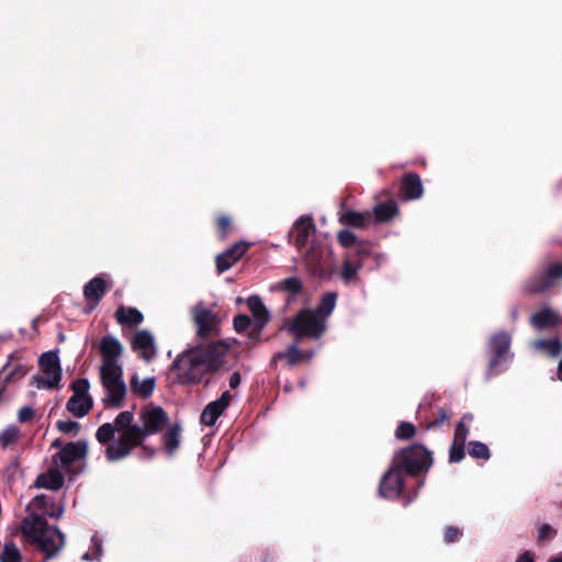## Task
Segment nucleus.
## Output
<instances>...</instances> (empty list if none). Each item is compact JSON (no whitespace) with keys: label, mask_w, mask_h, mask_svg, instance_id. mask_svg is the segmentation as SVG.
<instances>
[{"label":"nucleus","mask_w":562,"mask_h":562,"mask_svg":"<svg viewBox=\"0 0 562 562\" xmlns=\"http://www.w3.org/2000/svg\"><path fill=\"white\" fill-rule=\"evenodd\" d=\"M193 322L196 326V336L206 340L220 335V317L216 313L203 305L193 308Z\"/></svg>","instance_id":"12"},{"label":"nucleus","mask_w":562,"mask_h":562,"mask_svg":"<svg viewBox=\"0 0 562 562\" xmlns=\"http://www.w3.org/2000/svg\"><path fill=\"white\" fill-rule=\"evenodd\" d=\"M70 389L72 391V395L70 396V405L72 406L77 402V397L81 398H92L89 394L90 383L88 379L80 378L76 379L71 385Z\"/></svg>","instance_id":"37"},{"label":"nucleus","mask_w":562,"mask_h":562,"mask_svg":"<svg viewBox=\"0 0 562 562\" xmlns=\"http://www.w3.org/2000/svg\"><path fill=\"white\" fill-rule=\"evenodd\" d=\"M411 498H407L406 502H405V506H407L409 503H411Z\"/></svg>","instance_id":"59"},{"label":"nucleus","mask_w":562,"mask_h":562,"mask_svg":"<svg viewBox=\"0 0 562 562\" xmlns=\"http://www.w3.org/2000/svg\"><path fill=\"white\" fill-rule=\"evenodd\" d=\"M417 414L420 419V428L424 431L441 428L442 425L448 423L450 419V414L446 408L434 406L431 404L427 406H419Z\"/></svg>","instance_id":"14"},{"label":"nucleus","mask_w":562,"mask_h":562,"mask_svg":"<svg viewBox=\"0 0 562 562\" xmlns=\"http://www.w3.org/2000/svg\"><path fill=\"white\" fill-rule=\"evenodd\" d=\"M30 368L22 363H11L10 361L2 368V372L5 373L3 379L4 386L14 383L26 375Z\"/></svg>","instance_id":"33"},{"label":"nucleus","mask_w":562,"mask_h":562,"mask_svg":"<svg viewBox=\"0 0 562 562\" xmlns=\"http://www.w3.org/2000/svg\"><path fill=\"white\" fill-rule=\"evenodd\" d=\"M280 285L283 291L292 295H297L303 290V284L301 280L296 277L285 278L284 280L281 281Z\"/></svg>","instance_id":"45"},{"label":"nucleus","mask_w":562,"mask_h":562,"mask_svg":"<svg viewBox=\"0 0 562 562\" xmlns=\"http://www.w3.org/2000/svg\"><path fill=\"white\" fill-rule=\"evenodd\" d=\"M24 540L44 554V561L55 558L65 547L66 537L56 526L35 513L25 516L20 526Z\"/></svg>","instance_id":"3"},{"label":"nucleus","mask_w":562,"mask_h":562,"mask_svg":"<svg viewBox=\"0 0 562 562\" xmlns=\"http://www.w3.org/2000/svg\"><path fill=\"white\" fill-rule=\"evenodd\" d=\"M516 562H535L533 560V555L531 552L529 551H525L524 553H521L518 559L516 560Z\"/></svg>","instance_id":"55"},{"label":"nucleus","mask_w":562,"mask_h":562,"mask_svg":"<svg viewBox=\"0 0 562 562\" xmlns=\"http://www.w3.org/2000/svg\"><path fill=\"white\" fill-rule=\"evenodd\" d=\"M549 562H562V552L555 557H552Z\"/></svg>","instance_id":"58"},{"label":"nucleus","mask_w":562,"mask_h":562,"mask_svg":"<svg viewBox=\"0 0 562 562\" xmlns=\"http://www.w3.org/2000/svg\"><path fill=\"white\" fill-rule=\"evenodd\" d=\"M462 535L463 532L461 529L456 526H449L445 530L443 540L447 544L454 543L462 537Z\"/></svg>","instance_id":"49"},{"label":"nucleus","mask_w":562,"mask_h":562,"mask_svg":"<svg viewBox=\"0 0 562 562\" xmlns=\"http://www.w3.org/2000/svg\"><path fill=\"white\" fill-rule=\"evenodd\" d=\"M472 419L473 417L471 414H464L461 417L454 429L453 441L465 443L469 436V427L467 426V422H471Z\"/></svg>","instance_id":"41"},{"label":"nucleus","mask_w":562,"mask_h":562,"mask_svg":"<svg viewBox=\"0 0 562 562\" xmlns=\"http://www.w3.org/2000/svg\"><path fill=\"white\" fill-rule=\"evenodd\" d=\"M303 263L310 276L323 279L329 277L324 265V250L319 245L312 244L303 255Z\"/></svg>","instance_id":"16"},{"label":"nucleus","mask_w":562,"mask_h":562,"mask_svg":"<svg viewBox=\"0 0 562 562\" xmlns=\"http://www.w3.org/2000/svg\"><path fill=\"white\" fill-rule=\"evenodd\" d=\"M65 477L57 464L48 469L47 472L40 474L35 480V487L58 491L63 487Z\"/></svg>","instance_id":"24"},{"label":"nucleus","mask_w":562,"mask_h":562,"mask_svg":"<svg viewBox=\"0 0 562 562\" xmlns=\"http://www.w3.org/2000/svg\"><path fill=\"white\" fill-rule=\"evenodd\" d=\"M142 425L134 423V413L123 411L116 415L113 424H102L95 432V439L105 447V459L116 462L131 456L137 446L149 436L160 432L169 417L160 406L148 405L140 409Z\"/></svg>","instance_id":"1"},{"label":"nucleus","mask_w":562,"mask_h":562,"mask_svg":"<svg viewBox=\"0 0 562 562\" xmlns=\"http://www.w3.org/2000/svg\"><path fill=\"white\" fill-rule=\"evenodd\" d=\"M234 329L237 333H246L247 337L252 341H259L260 337H255L252 335L254 329V323L251 321V317H249L246 314H238L234 317L233 321Z\"/></svg>","instance_id":"34"},{"label":"nucleus","mask_w":562,"mask_h":562,"mask_svg":"<svg viewBox=\"0 0 562 562\" xmlns=\"http://www.w3.org/2000/svg\"><path fill=\"white\" fill-rule=\"evenodd\" d=\"M232 398V394L228 391H225L217 400L210 402L201 413V424L205 426H213L229 406Z\"/></svg>","instance_id":"18"},{"label":"nucleus","mask_w":562,"mask_h":562,"mask_svg":"<svg viewBox=\"0 0 562 562\" xmlns=\"http://www.w3.org/2000/svg\"><path fill=\"white\" fill-rule=\"evenodd\" d=\"M100 381L105 391V396L102 400L104 406L121 408L127 392L123 380V368H100Z\"/></svg>","instance_id":"6"},{"label":"nucleus","mask_w":562,"mask_h":562,"mask_svg":"<svg viewBox=\"0 0 562 562\" xmlns=\"http://www.w3.org/2000/svg\"><path fill=\"white\" fill-rule=\"evenodd\" d=\"M512 336L506 330H499L491 336L487 342L490 359L486 373L488 376L496 375L503 371V364L509 356Z\"/></svg>","instance_id":"7"},{"label":"nucleus","mask_w":562,"mask_h":562,"mask_svg":"<svg viewBox=\"0 0 562 562\" xmlns=\"http://www.w3.org/2000/svg\"><path fill=\"white\" fill-rule=\"evenodd\" d=\"M156 381L154 378H146L143 381L134 374L130 381V386L133 393L138 394L143 398L149 397L155 390Z\"/></svg>","instance_id":"32"},{"label":"nucleus","mask_w":562,"mask_h":562,"mask_svg":"<svg viewBox=\"0 0 562 562\" xmlns=\"http://www.w3.org/2000/svg\"><path fill=\"white\" fill-rule=\"evenodd\" d=\"M99 350L102 358L101 368H121L117 359L123 353V346L120 340L111 335H106L101 338L99 344Z\"/></svg>","instance_id":"15"},{"label":"nucleus","mask_w":562,"mask_h":562,"mask_svg":"<svg viewBox=\"0 0 562 562\" xmlns=\"http://www.w3.org/2000/svg\"><path fill=\"white\" fill-rule=\"evenodd\" d=\"M131 347L145 361H151L157 355L154 336L147 329L138 330L134 335Z\"/></svg>","instance_id":"21"},{"label":"nucleus","mask_w":562,"mask_h":562,"mask_svg":"<svg viewBox=\"0 0 562 562\" xmlns=\"http://www.w3.org/2000/svg\"><path fill=\"white\" fill-rule=\"evenodd\" d=\"M558 378L562 382V359L559 361L558 364Z\"/></svg>","instance_id":"57"},{"label":"nucleus","mask_w":562,"mask_h":562,"mask_svg":"<svg viewBox=\"0 0 562 562\" xmlns=\"http://www.w3.org/2000/svg\"><path fill=\"white\" fill-rule=\"evenodd\" d=\"M316 232L312 216L299 217L289 233L290 239L294 240L295 247L301 251L307 244L310 237Z\"/></svg>","instance_id":"17"},{"label":"nucleus","mask_w":562,"mask_h":562,"mask_svg":"<svg viewBox=\"0 0 562 562\" xmlns=\"http://www.w3.org/2000/svg\"><path fill=\"white\" fill-rule=\"evenodd\" d=\"M537 344L553 358L562 353V341L559 338L541 339Z\"/></svg>","instance_id":"43"},{"label":"nucleus","mask_w":562,"mask_h":562,"mask_svg":"<svg viewBox=\"0 0 562 562\" xmlns=\"http://www.w3.org/2000/svg\"><path fill=\"white\" fill-rule=\"evenodd\" d=\"M101 551H102L101 543L100 542H95L94 543V557H91L89 552H86L82 555V559L87 560V561H90V560H93V559H99L100 555H101Z\"/></svg>","instance_id":"53"},{"label":"nucleus","mask_w":562,"mask_h":562,"mask_svg":"<svg viewBox=\"0 0 562 562\" xmlns=\"http://www.w3.org/2000/svg\"><path fill=\"white\" fill-rule=\"evenodd\" d=\"M464 446H465V443L452 440V443L449 449V462L457 463L464 459V457H465Z\"/></svg>","instance_id":"46"},{"label":"nucleus","mask_w":562,"mask_h":562,"mask_svg":"<svg viewBox=\"0 0 562 562\" xmlns=\"http://www.w3.org/2000/svg\"><path fill=\"white\" fill-rule=\"evenodd\" d=\"M398 194L404 201L420 199L424 194V187L419 175L406 172L401 178Z\"/></svg>","instance_id":"22"},{"label":"nucleus","mask_w":562,"mask_h":562,"mask_svg":"<svg viewBox=\"0 0 562 562\" xmlns=\"http://www.w3.org/2000/svg\"><path fill=\"white\" fill-rule=\"evenodd\" d=\"M136 448H140L142 450V454L139 456V458L151 459L156 454V449L145 445V441H143L142 445L137 446Z\"/></svg>","instance_id":"52"},{"label":"nucleus","mask_w":562,"mask_h":562,"mask_svg":"<svg viewBox=\"0 0 562 562\" xmlns=\"http://www.w3.org/2000/svg\"><path fill=\"white\" fill-rule=\"evenodd\" d=\"M247 306L251 312V321L254 323L252 335L261 337L262 329L270 321V313L268 312L262 300L258 295H251L247 299Z\"/></svg>","instance_id":"19"},{"label":"nucleus","mask_w":562,"mask_h":562,"mask_svg":"<svg viewBox=\"0 0 562 562\" xmlns=\"http://www.w3.org/2000/svg\"><path fill=\"white\" fill-rule=\"evenodd\" d=\"M288 330L296 341L319 339L326 330V322L314 310L303 308L289 323Z\"/></svg>","instance_id":"5"},{"label":"nucleus","mask_w":562,"mask_h":562,"mask_svg":"<svg viewBox=\"0 0 562 562\" xmlns=\"http://www.w3.org/2000/svg\"><path fill=\"white\" fill-rule=\"evenodd\" d=\"M232 221L227 215H220L216 221V229L220 238L224 239L231 232Z\"/></svg>","instance_id":"48"},{"label":"nucleus","mask_w":562,"mask_h":562,"mask_svg":"<svg viewBox=\"0 0 562 562\" xmlns=\"http://www.w3.org/2000/svg\"><path fill=\"white\" fill-rule=\"evenodd\" d=\"M35 412L30 406H23L20 408L18 418L20 423H29L34 418Z\"/></svg>","instance_id":"51"},{"label":"nucleus","mask_w":562,"mask_h":562,"mask_svg":"<svg viewBox=\"0 0 562 562\" xmlns=\"http://www.w3.org/2000/svg\"><path fill=\"white\" fill-rule=\"evenodd\" d=\"M404 490L403 471L393 462L383 474L379 484V495L386 499H396Z\"/></svg>","instance_id":"13"},{"label":"nucleus","mask_w":562,"mask_h":562,"mask_svg":"<svg viewBox=\"0 0 562 562\" xmlns=\"http://www.w3.org/2000/svg\"><path fill=\"white\" fill-rule=\"evenodd\" d=\"M468 451H469V454L474 459L488 460L491 458V451H490L488 447L484 442H481V441H476V440L470 441L468 443Z\"/></svg>","instance_id":"40"},{"label":"nucleus","mask_w":562,"mask_h":562,"mask_svg":"<svg viewBox=\"0 0 562 562\" xmlns=\"http://www.w3.org/2000/svg\"><path fill=\"white\" fill-rule=\"evenodd\" d=\"M88 454V446L83 440L71 441L64 445L58 453L53 456V463L60 462L61 468L70 475H78L82 471V467L75 465L77 461L85 460Z\"/></svg>","instance_id":"8"},{"label":"nucleus","mask_w":562,"mask_h":562,"mask_svg":"<svg viewBox=\"0 0 562 562\" xmlns=\"http://www.w3.org/2000/svg\"><path fill=\"white\" fill-rule=\"evenodd\" d=\"M557 536V530L552 528L549 524H543L539 528V541H544L547 539H552Z\"/></svg>","instance_id":"50"},{"label":"nucleus","mask_w":562,"mask_h":562,"mask_svg":"<svg viewBox=\"0 0 562 562\" xmlns=\"http://www.w3.org/2000/svg\"><path fill=\"white\" fill-rule=\"evenodd\" d=\"M240 384V374L239 372H233L229 376V386L231 389H237Z\"/></svg>","instance_id":"54"},{"label":"nucleus","mask_w":562,"mask_h":562,"mask_svg":"<svg viewBox=\"0 0 562 562\" xmlns=\"http://www.w3.org/2000/svg\"><path fill=\"white\" fill-rule=\"evenodd\" d=\"M372 254V247L369 241H362L358 249H350L346 252L340 277L345 283H350L358 279V273L363 267V262Z\"/></svg>","instance_id":"11"},{"label":"nucleus","mask_w":562,"mask_h":562,"mask_svg":"<svg viewBox=\"0 0 562 562\" xmlns=\"http://www.w3.org/2000/svg\"><path fill=\"white\" fill-rule=\"evenodd\" d=\"M250 244L246 241H237L227 248L225 251L216 256L215 263L216 269L220 273H223L231 269L237 261L241 259V257L249 249Z\"/></svg>","instance_id":"20"},{"label":"nucleus","mask_w":562,"mask_h":562,"mask_svg":"<svg viewBox=\"0 0 562 562\" xmlns=\"http://www.w3.org/2000/svg\"><path fill=\"white\" fill-rule=\"evenodd\" d=\"M398 205L395 200H387L378 203L373 207V216L378 223H389L398 214Z\"/></svg>","instance_id":"28"},{"label":"nucleus","mask_w":562,"mask_h":562,"mask_svg":"<svg viewBox=\"0 0 562 562\" xmlns=\"http://www.w3.org/2000/svg\"><path fill=\"white\" fill-rule=\"evenodd\" d=\"M38 364L43 373L47 376V380L34 375L31 383L35 384L37 387L58 389L61 380V367L57 352H44L38 359Z\"/></svg>","instance_id":"9"},{"label":"nucleus","mask_w":562,"mask_h":562,"mask_svg":"<svg viewBox=\"0 0 562 562\" xmlns=\"http://www.w3.org/2000/svg\"><path fill=\"white\" fill-rule=\"evenodd\" d=\"M29 507H33L34 509L42 512L40 515L44 518L45 516H48L58 519L64 513V506L56 504L53 498L45 494L35 496L31 501Z\"/></svg>","instance_id":"23"},{"label":"nucleus","mask_w":562,"mask_h":562,"mask_svg":"<svg viewBox=\"0 0 562 562\" xmlns=\"http://www.w3.org/2000/svg\"><path fill=\"white\" fill-rule=\"evenodd\" d=\"M108 291V284L101 276L92 278L83 286V296L88 302H92L91 308H94Z\"/></svg>","instance_id":"25"},{"label":"nucleus","mask_w":562,"mask_h":562,"mask_svg":"<svg viewBox=\"0 0 562 562\" xmlns=\"http://www.w3.org/2000/svg\"><path fill=\"white\" fill-rule=\"evenodd\" d=\"M562 279V262L550 263L543 271L531 276L524 283V291L530 295L544 293Z\"/></svg>","instance_id":"10"},{"label":"nucleus","mask_w":562,"mask_h":562,"mask_svg":"<svg viewBox=\"0 0 562 562\" xmlns=\"http://www.w3.org/2000/svg\"><path fill=\"white\" fill-rule=\"evenodd\" d=\"M19 438L20 429L14 425L8 426L0 434V445L3 449H5L9 446L15 443L19 440Z\"/></svg>","instance_id":"42"},{"label":"nucleus","mask_w":562,"mask_h":562,"mask_svg":"<svg viewBox=\"0 0 562 562\" xmlns=\"http://www.w3.org/2000/svg\"><path fill=\"white\" fill-rule=\"evenodd\" d=\"M416 427L409 422H401L395 430V438L397 440H409L416 435Z\"/></svg>","instance_id":"44"},{"label":"nucleus","mask_w":562,"mask_h":562,"mask_svg":"<svg viewBox=\"0 0 562 562\" xmlns=\"http://www.w3.org/2000/svg\"><path fill=\"white\" fill-rule=\"evenodd\" d=\"M93 407L92 398H81L77 397V402L71 406L70 398L66 404V409L72 414L75 417L81 418L89 414V412Z\"/></svg>","instance_id":"35"},{"label":"nucleus","mask_w":562,"mask_h":562,"mask_svg":"<svg viewBox=\"0 0 562 562\" xmlns=\"http://www.w3.org/2000/svg\"><path fill=\"white\" fill-rule=\"evenodd\" d=\"M337 294L334 292L325 293L316 308L317 315L326 322V318L331 314L336 306Z\"/></svg>","instance_id":"36"},{"label":"nucleus","mask_w":562,"mask_h":562,"mask_svg":"<svg viewBox=\"0 0 562 562\" xmlns=\"http://www.w3.org/2000/svg\"><path fill=\"white\" fill-rule=\"evenodd\" d=\"M52 447H53V448H60V449H61L64 446H63V442H61V440H60V439H55V440L53 441V443H52Z\"/></svg>","instance_id":"56"},{"label":"nucleus","mask_w":562,"mask_h":562,"mask_svg":"<svg viewBox=\"0 0 562 562\" xmlns=\"http://www.w3.org/2000/svg\"><path fill=\"white\" fill-rule=\"evenodd\" d=\"M531 325L538 329L557 326L560 323V316L551 308H542L531 316Z\"/></svg>","instance_id":"29"},{"label":"nucleus","mask_w":562,"mask_h":562,"mask_svg":"<svg viewBox=\"0 0 562 562\" xmlns=\"http://www.w3.org/2000/svg\"><path fill=\"white\" fill-rule=\"evenodd\" d=\"M181 426L178 424L172 425L164 434L162 441L165 450L168 456H173L180 447Z\"/></svg>","instance_id":"31"},{"label":"nucleus","mask_w":562,"mask_h":562,"mask_svg":"<svg viewBox=\"0 0 562 562\" xmlns=\"http://www.w3.org/2000/svg\"><path fill=\"white\" fill-rule=\"evenodd\" d=\"M56 428L61 434H74L77 435L80 430V424L75 420H58L56 423Z\"/></svg>","instance_id":"47"},{"label":"nucleus","mask_w":562,"mask_h":562,"mask_svg":"<svg viewBox=\"0 0 562 562\" xmlns=\"http://www.w3.org/2000/svg\"><path fill=\"white\" fill-rule=\"evenodd\" d=\"M314 356L313 351H302L296 345H291L285 351L278 352L273 356L271 363L277 360L284 359L289 367H294L303 361H308Z\"/></svg>","instance_id":"26"},{"label":"nucleus","mask_w":562,"mask_h":562,"mask_svg":"<svg viewBox=\"0 0 562 562\" xmlns=\"http://www.w3.org/2000/svg\"><path fill=\"white\" fill-rule=\"evenodd\" d=\"M20 549L13 541L5 542L0 553V562H22Z\"/></svg>","instance_id":"38"},{"label":"nucleus","mask_w":562,"mask_h":562,"mask_svg":"<svg viewBox=\"0 0 562 562\" xmlns=\"http://www.w3.org/2000/svg\"><path fill=\"white\" fill-rule=\"evenodd\" d=\"M432 462V452L422 443H413L401 449L394 459V463L411 476L427 472Z\"/></svg>","instance_id":"4"},{"label":"nucleus","mask_w":562,"mask_h":562,"mask_svg":"<svg viewBox=\"0 0 562 562\" xmlns=\"http://www.w3.org/2000/svg\"><path fill=\"white\" fill-rule=\"evenodd\" d=\"M337 241L344 248L350 249L353 247V249H358V245L366 240H359L356 234L349 229H341L337 234Z\"/></svg>","instance_id":"39"},{"label":"nucleus","mask_w":562,"mask_h":562,"mask_svg":"<svg viewBox=\"0 0 562 562\" xmlns=\"http://www.w3.org/2000/svg\"><path fill=\"white\" fill-rule=\"evenodd\" d=\"M371 217L369 212L362 213L349 210L341 215L340 222L355 228H366L371 222Z\"/></svg>","instance_id":"30"},{"label":"nucleus","mask_w":562,"mask_h":562,"mask_svg":"<svg viewBox=\"0 0 562 562\" xmlns=\"http://www.w3.org/2000/svg\"><path fill=\"white\" fill-rule=\"evenodd\" d=\"M116 322L122 326L135 327L143 323L144 315L136 307L121 305L114 313Z\"/></svg>","instance_id":"27"},{"label":"nucleus","mask_w":562,"mask_h":562,"mask_svg":"<svg viewBox=\"0 0 562 562\" xmlns=\"http://www.w3.org/2000/svg\"><path fill=\"white\" fill-rule=\"evenodd\" d=\"M228 349L223 340L198 346L180 353L171 363L175 382L181 385H193L202 382L207 374L216 372L222 366V357Z\"/></svg>","instance_id":"2"}]
</instances>
